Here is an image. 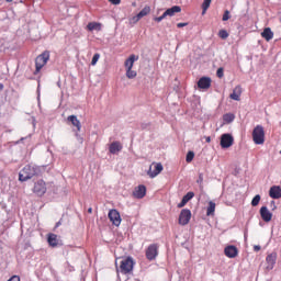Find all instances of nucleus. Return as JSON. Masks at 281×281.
I'll list each match as a JSON object with an SVG mask.
<instances>
[{"label": "nucleus", "instance_id": "1", "mask_svg": "<svg viewBox=\"0 0 281 281\" xmlns=\"http://www.w3.org/2000/svg\"><path fill=\"white\" fill-rule=\"evenodd\" d=\"M36 175H41V167L26 165L19 173V181H27L32 179V177H36Z\"/></svg>", "mask_w": 281, "mask_h": 281}, {"label": "nucleus", "instance_id": "2", "mask_svg": "<svg viewBox=\"0 0 281 281\" xmlns=\"http://www.w3.org/2000/svg\"><path fill=\"white\" fill-rule=\"evenodd\" d=\"M252 140L257 145L265 144V127L257 125L252 131Z\"/></svg>", "mask_w": 281, "mask_h": 281}, {"label": "nucleus", "instance_id": "3", "mask_svg": "<svg viewBox=\"0 0 281 281\" xmlns=\"http://www.w3.org/2000/svg\"><path fill=\"white\" fill-rule=\"evenodd\" d=\"M47 60H49V52L48 50L42 53L40 56L36 57L35 74H38V71H41L47 65Z\"/></svg>", "mask_w": 281, "mask_h": 281}, {"label": "nucleus", "instance_id": "4", "mask_svg": "<svg viewBox=\"0 0 281 281\" xmlns=\"http://www.w3.org/2000/svg\"><path fill=\"white\" fill-rule=\"evenodd\" d=\"M135 262L133 261V258L127 257L125 259H123L121 261V273H131V271H133V267H134Z\"/></svg>", "mask_w": 281, "mask_h": 281}, {"label": "nucleus", "instance_id": "5", "mask_svg": "<svg viewBox=\"0 0 281 281\" xmlns=\"http://www.w3.org/2000/svg\"><path fill=\"white\" fill-rule=\"evenodd\" d=\"M162 170H164V165H161V162L153 164L150 165L147 175L150 177V179H155V177H157V175H160Z\"/></svg>", "mask_w": 281, "mask_h": 281}, {"label": "nucleus", "instance_id": "6", "mask_svg": "<svg viewBox=\"0 0 281 281\" xmlns=\"http://www.w3.org/2000/svg\"><path fill=\"white\" fill-rule=\"evenodd\" d=\"M220 145L222 148H231V146H234V136L232 134H223Z\"/></svg>", "mask_w": 281, "mask_h": 281}, {"label": "nucleus", "instance_id": "7", "mask_svg": "<svg viewBox=\"0 0 281 281\" xmlns=\"http://www.w3.org/2000/svg\"><path fill=\"white\" fill-rule=\"evenodd\" d=\"M190 218H192V212L188 209L182 210L179 215V225H188Z\"/></svg>", "mask_w": 281, "mask_h": 281}, {"label": "nucleus", "instance_id": "8", "mask_svg": "<svg viewBox=\"0 0 281 281\" xmlns=\"http://www.w3.org/2000/svg\"><path fill=\"white\" fill-rule=\"evenodd\" d=\"M108 216L111 223L115 225V227H120L122 223V217L120 216V212H117V210H110Z\"/></svg>", "mask_w": 281, "mask_h": 281}, {"label": "nucleus", "instance_id": "9", "mask_svg": "<svg viewBox=\"0 0 281 281\" xmlns=\"http://www.w3.org/2000/svg\"><path fill=\"white\" fill-rule=\"evenodd\" d=\"M33 191L35 194H37V196H43V194L47 192V187L45 184V181L38 180L37 182H35Z\"/></svg>", "mask_w": 281, "mask_h": 281}, {"label": "nucleus", "instance_id": "10", "mask_svg": "<svg viewBox=\"0 0 281 281\" xmlns=\"http://www.w3.org/2000/svg\"><path fill=\"white\" fill-rule=\"evenodd\" d=\"M133 196L135 199H144L146 196V186L139 184L133 191Z\"/></svg>", "mask_w": 281, "mask_h": 281}, {"label": "nucleus", "instance_id": "11", "mask_svg": "<svg viewBox=\"0 0 281 281\" xmlns=\"http://www.w3.org/2000/svg\"><path fill=\"white\" fill-rule=\"evenodd\" d=\"M260 216L265 223H270L271 218H273V213L267 209V206H262L260 209Z\"/></svg>", "mask_w": 281, "mask_h": 281}, {"label": "nucleus", "instance_id": "12", "mask_svg": "<svg viewBox=\"0 0 281 281\" xmlns=\"http://www.w3.org/2000/svg\"><path fill=\"white\" fill-rule=\"evenodd\" d=\"M199 89H210L212 87V79L210 77H202L198 81Z\"/></svg>", "mask_w": 281, "mask_h": 281}, {"label": "nucleus", "instance_id": "13", "mask_svg": "<svg viewBox=\"0 0 281 281\" xmlns=\"http://www.w3.org/2000/svg\"><path fill=\"white\" fill-rule=\"evenodd\" d=\"M224 254L227 258H236L238 256V248L236 246H226Z\"/></svg>", "mask_w": 281, "mask_h": 281}, {"label": "nucleus", "instance_id": "14", "mask_svg": "<svg viewBox=\"0 0 281 281\" xmlns=\"http://www.w3.org/2000/svg\"><path fill=\"white\" fill-rule=\"evenodd\" d=\"M146 257L148 260H155V258H157V245H150L147 248Z\"/></svg>", "mask_w": 281, "mask_h": 281}, {"label": "nucleus", "instance_id": "15", "mask_svg": "<svg viewBox=\"0 0 281 281\" xmlns=\"http://www.w3.org/2000/svg\"><path fill=\"white\" fill-rule=\"evenodd\" d=\"M269 196L271 199H281V188H280V186H272L269 190Z\"/></svg>", "mask_w": 281, "mask_h": 281}, {"label": "nucleus", "instance_id": "16", "mask_svg": "<svg viewBox=\"0 0 281 281\" xmlns=\"http://www.w3.org/2000/svg\"><path fill=\"white\" fill-rule=\"evenodd\" d=\"M194 199V192H188L181 200V202L178 204V207H186L189 201H192Z\"/></svg>", "mask_w": 281, "mask_h": 281}, {"label": "nucleus", "instance_id": "17", "mask_svg": "<svg viewBox=\"0 0 281 281\" xmlns=\"http://www.w3.org/2000/svg\"><path fill=\"white\" fill-rule=\"evenodd\" d=\"M135 60H139V57L138 56H135V55H131L126 60H125V69L128 70V69H133V65H135Z\"/></svg>", "mask_w": 281, "mask_h": 281}, {"label": "nucleus", "instance_id": "18", "mask_svg": "<svg viewBox=\"0 0 281 281\" xmlns=\"http://www.w3.org/2000/svg\"><path fill=\"white\" fill-rule=\"evenodd\" d=\"M67 122H70L72 124V126H76L77 127V131H81L82 128V125L80 124V120H78V116L76 115H69L67 117Z\"/></svg>", "mask_w": 281, "mask_h": 281}, {"label": "nucleus", "instance_id": "19", "mask_svg": "<svg viewBox=\"0 0 281 281\" xmlns=\"http://www.w3.org/2000/svg\"><path fill=\"white\" fill-rule=\"evenodd\" d=\"M109 150H110L111 155H115L122 150V144L120 142H113L110 145Z\"/></svg>", "mask_w": 281, "mask_h": 281}, {"label": "nucleus", "instance_id": "20", "mask_svg": "<svg viewBox=\"0 0 281 281\" xmlns=\"http://www.w3.org/2000/svg\"><path fill=\"white\" fill-rule=\"evenodd\" d=\"M240 93H243V90L240 86H237L234 90L233 93H231L229 98L231 100H236V102L240 101Z\"/></svg>", "mask_w": 281, "mask_h": 281}, {"label": "nucleus", "instance_id": "21", "mask_svg": "<svg viewBox=\"0 0 281 281\" xmlns=\"http://www.w3.org/2000/svg\"><path fill=\"white\" fill-rule=\"evenodd\" d=\"M181 12V7L173 5L165 11L166 16H175V14Z\"/></svg>", "mask_w": 281, "mask_h": 281}, {"label": "nucleus", "instance_id": "22", "mask_svg": "<svg viewBox=\"0 0 281 281\" xmlns=\"http://www.w3.org/2000/svg\"><path fill=\"white\" fill-rule=\"evenodd\" d=\"M261 36L265 41L269 42L273 38V31H271V27H266L261 33Z\"/></svg>", "mask_w": 281, "mask_h": 281}, {"label": "nucleus", "instance_id": "23", "mask_svg": "<svg viewBox=\"0 0 281 281\" xmlns=\"http://www.w3.org/2000/svg\"><path fill=\"white\" fill-rule=\"evenodd\" d=\"M47 240L50 247H58V235L49 234Z\"/></svg>", "mask_w": 281, "mask_h": 281}, {"label": "nucleus", "instance_id": "24", "mask_svg": "<svg viewBox=\"0 0 281 281\" xmlns=\"http://www.w3.org/2000/svg\"><path fill=\"white\" fill-rule=\"evenodd\" d=\"M89 32H93V30H95L97 32H100V30H102V24L98 23V22H90L87 25Z\"/></svg>", "mask_w": 281, "mask_h": 281}, {"label": "nucleus", "instance_id": "25", "mask_svg": "<svg viewBox=\"0 0 281 281\" xmlns=\"http://www.w3.org/2000/svg\"><path fill=\"white\" fill-rule=\"evenodd\" d=\"M266 262H268L267 269H273V265H276V255H268L266 258Z\"/></svg>", "mask_w": 281, "mask_h": 281}, {"label": "nucleus", "instance_id": "26", "mask_svg": "<svg viewBox=\"0 0 281 281\" xmlns=\"http://www.w3.org/2000/svg\"><path fill=\"white\" fill-rule=\"evenodd\" d=\"M215 210H216V203H214L213 201H210L207 210H206V216H212V214H214Z\"/></svg>", "mask_w": 281, "mask_h": 281}, {"label": "nucleus", "instance_id": "27", "mask_svg": "<svg viewBox=\"0 0 281 281\" xmlns=\"http://www.w3.org/2000/svg\"><path fill=\"white\" fill-rule=\"evenodd\" d=\"M147 14H150V7H145L143 10L138 13V19H144V16H147Z\"/></svg>", "mask_w": 281, "mask_h": 281}, {"label": "nucleus", "instance_id": "28", "mask_svg": "<svg viewBox=\"0 0 281 281\" xmlns=\"http://www.w3.org/2000/svg\"><path fill=\"white\" fill-rule=\"evenodd\" d=\"M212 3V0H204L202 3V15H204L207 12V9L210 8Z\"/></svg>", "mask_w": 281, "mask_h": 281}, {"label": "nucleus", "instance_id": "29", "mask_svg": "<svg viewBox=\"0 0 281 281\" xmlns=\"http://www.w3.org/2000/svg\"><path fill=\"white\" fill-rule=\"evenodd\" d=\"M126 78H128L130 80H133V78H137V71H135L133 69H127Z\"/></svg>", "mask_w": 281, "mask_h": 281}, {"label": "nucleus", "instance_id": "30", "mask_svg": "<svg viewBox=\"0 0 281 281\" xmlns=\"http://www.w3.org/2000/svg\"><path fill=\"white\" fill-rule=\"evenodd\" d=\"M224 122H227V124L234 122V114H224L223 116Z\"/></svg>", "mask_w": 281, "mask_h": 281}, {"label": "nucleus", "instance_id": "31", "mask_svg": "<svg viewBox=\"0 0 281 281\" xmlns=\"http://www.w3.org/2000/svg\"><path fill=\"white\" fill-rule=\"evenodd\" d=\"M218 36L220 38H222L223 41H225V38H228L229 37V33H227L225 30H221L218 32Z\"/></svg>", "mask_w": 281, "mask_h": 281}, {"label": "nucleus", "instance_id": "32", "mask_svg": "<svg viewBox=\"0 0 281 281\" xmlns=\"http://www.w3.org/2000/svg\"><path fill=\"white\" fill-rule=\"evenodd\" d=\"M259 203H260V194H257L254 196V199L251 201V205H252V207H256Z\"/></svg>", "mask_w": 281, "mask_h": 281}, {"label": "nucleus", "instance_id": "33", "mask_svg": "<svg viewBox=\"0 0 281 281\" xmlns=\"http://www.w3.org/2000/svg\"><path fill=\"white\" fill-rule=\"evenodd\" d=\"M193 159H194V151H188L187 158H186L187 164L192 162Z\"/></svg>", "mask_w": 281, "mask_h": 281}, {"label": "nucleus", "instance_id": "34", "mask_svg": "<svg viewBox=\"0 0 281 281\" xmlns=\"http://www.w3.org/2000/svg\"><path fill=\"white\" fill-rule=\"evenodd\" d=\"M98 60H100V54L97 53L92 57L91 65H93V66L97 65Z\"/></svg>", "mask_w": 281, "mask_h": 281}, {"label": "nucleus", "instance_id": "35", "mask_svg": "<svg viewBox=\"0 0 281 281\" xmlns=\"http://www.w3.org/2000/svg\"><path fill=\"white\" fill-rule=\"evenodd\" d=\"M196 183H199L200 188H203V173H199Z\"/></svg>", "mask_w": 281, "mask_h": 281}, {"label": "nucleus", "instance_id": "36", "mask_svg": "<svg viewBox=\"0 0 281 281\" xmlns=\"http://www.w3.org/2000/svg\"><path fill=\"white\" fill-rule=\"evenodd\" d=\"M166 13L164 12L160 16H158V18H154V21H156V23H161V20L162 19H166Z\"/></svg>", "mask_w": 281, "mask_h": 281}, {"label": "nucleus", "instance_id": "37", "mask_svg": "<svg viewBox=\"0 0 281 281\" xmlns=\"http://www.w3.org/2000/svg\"><path fill=\"white\" fill-rule=\"evenodd\" d=\"M222 21H229V11H225L222 18Z\"/></svg>", "mask_w": 281, "mask_h": 281}, {"label": "nucleus", "instance_id": "38", "mask_svg": "<svg viewBox=\"0 0 281 281\" xmlns=\"http://www.w3.org/2000/svg\"><path fill=\"white\" fill-rule=\"evenodd\" d=\"M216 76H217V78H223V76H224V70H223V68H218V69H217Z\"/></svg>", "mask_w": 281, "mask_h": 281}, {"label": "nucleus", "instance_id": "39", "mask_svg": "<svg viewBox=\"0 0 281 281\" xmlns=\"http://www.w3.org/2000/svg\"><path fill=\"white\" fill-rule=\"evenodd\" d=\"M139 19H142V18H139V15L137 14L136 16L131 19V23H137L139 21Z\"/></svg>", "mask_w": 281, "mask_h": 281}, {"label": "nucleus", "instance_id": "40", "mask_svg": "<svg viewBox=\"0 0 281 281\" xmlns=\"http://www.w3.org/2000/svg\"><path fill=\"white\" fill-rule=\"evenodd\" d=\"M8 281H21V278H19V276H13Z\"/></svg>", "mask_w": 281, "mask_h": 281}, {"label": "nucleus", "instance_id": "41", "mask_svg": "<svg viewBox=\"0 0 281 281\" xmlns=\"http://www.w3.org/2000/svg\"><path fill=\"white\" fill-rule=\"evenodd\" d=\"M110 3H113V5H120L122 0H109Z\"/></svg>", "mask_w": 281, "mask_h": 281}, {"label": "nucleus", "instance_id": "42", "mask_svg": "<svg viewBox=\"0 0 281 281\" xmlns=\"http://www.w3.org/2000/svg\"><path fill=\"white\" fill-rule=\"evenodd\" d=\"M186 26H188V23H187V22H184V23H178V24H177V27H179V29L186 27Z\"/></svg>", "mask_w": 281, "mask_h": 281}, {"label": "nucleus", "instance_id": "43", "mask_svg": "<svg viewBox=\"0 0 281 281\" xmlns=\"http://www.w3.org/2000/svg\"><path fill=\"white\" fill-rule=\"evenodd\" d=\"M255 251H260L261 247L260 246H254Z\"/></svg>", "mask_w": 281, "mask_h": 281}, {"label": "nucleus", "instance_id": "44", "mask_svg": "<svg viewBox=\"0 0 281 281\" xmlns=\"http://www.w3.org/2000/svg\"><path fill=\"white\" fill-rule=\"evenodd\" d=\"M206 142H207V144H210L212 142V138L210 136H207Z\"/></svg>", "mask_w": 281, "mask_h": 281}, {"label": "nucleus", "instance_id": "45", "mask_svg": "<svg viewBox=\"0 0 281 281\" xmlns=\"http://www.w3.org/2000/svg\"><path fill=\"white\" fill-rule=\"evenodd\" d=\"M60 225H61V222L59 221L56 223L55 227H60Z\"/></svg>", "mask_w": 281, "mask_h": 281}, {"label": "nucleus", "instance_id": "46", "mask_svg": "<svg viewBox=\"0 0 281 281\" xmlns=\"http://www.w3.org/2000/svg\"><path fill=\"white\" fill-rule=\"evenodd\" d=\"M88 213H89V214H92V213H93V209H91V207L88 209Z\"/></svg>", "mask_w": 281, "mask_h": 281}, {"label": "nucleus", "instance_id": "47", "mask_svg": "<svg viewBox=\"0 0 281 281\" xmlns=\"http://www.w3.org/2000/svg\"><path fill=\"white\" fill-rule=\"evenodd\" d=\"M0 91H3V83H0Z\"/></svg>", "mask_w": 281, "mask_h": 281}, {"label": "nucleus", "instance_id": "48", "mask_svg": "<svg viewBox=\"0 0 281 281\" xmlns=\"http://www.w3.org/2000/svg\"><path fill=\"white\" fill-rule=\"evenodd\" d=\"M8 3L12 2V0H7Z\"/></svg>", "mask_w": 281, "mask_h": 281}, {"label": "nucleus", "instance_id": "49", "mask_svg": "<svg viewBox=\"0 0 281 281\" xmlns=\"http://www.w3.org/2000/svg\"><path fill=\"white\" fill-rule=\"evenodd\" d=\"M280 155H281V150H280Z\"/></svg>", "mask_w": 281, "mask_h": 281}]
</instances>
